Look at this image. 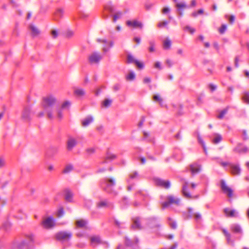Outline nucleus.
<instances>
[{"mask_svg":"<svg viewBox=\"0 0 249 249\" xmlns=\"http://www.w3.org/2000/svg\"><path fill=\"white\" fill-rule=\"evenodd\" d=\"M101 187L106 192L116 196L118 193L114 190L116 185V179L113 178L106 177L101 179Z\"/></svg>","mask_w":249,"mask_h":249,"instance_id":"nucleus-1","label":"nucleus"},{"mask_svg":"<svg viewBox=\"0 0 249 249\" xmlns=\"http://www.w3.org/2000/svg\"><path fill=\"white\" fill-rule=\"evenodd\" d=\"M57 103L56 97L52 94H48L42 98V105L44 107H51Z\"/></svg>","mask_w":249,"mask_h":249,"instance_id":"nucleus-2","label":"nucleus"},{"mask_svg":"<svg viewBox=\"0 0 249 249\" xmlns=\"http://www.w3.org/2000/svg\"><path fill=\"white\" fill-rule=\"evenodd\" d=\"M180 199L172 195H170L166 197V201L161 203V208L164 209L171 205H179L180 204Z\"/></svg>","mask_w":249,"mask_h":249,"instance_id":"nucleus-3","label":"nucleus"},{"mask_svg":"<svg viewBox=\"0 0 249 249\" xmlns=\"http://www.w3.org/2000/svg\"><path fill=\"white\" fill-rule=\"evenodd\" d=\"M72 236L71 231H61L56 233L55 237L56 240L61 242L68 241Z\"/></svg>","mask_w":249,"mask_h":249,"instance_id":"nucleus-4","label":"nucleus"},{"mask_svg":"<svg viewBox=\"0 0 249 249\" xmlns=\"http://www.w3.org/2000/svg\"><path fill=\"white\" fill-rule=\"evenodd\" d=\"M26 241L23 240L20 243H17L16 245L17 248L19 249L28 248L30 243L34 240V236L32 234L26 236Z\"/></svg>","mask_w":249,"mask_h":249,"instance_id":"nucleus-5","label":"nucleus"},{"mask_svg":"<svg viewBox=\"0 0 249 249\" xmlns=\"http://www.w3.org/2000/svg\"><path fill=\"white\" fill-rule=\"evenodd\" d=\"M44 111H48L47 117L49 119L54 118L61 119L63 116L62 110H44Z\"/></svg>","mask_w":249,"mask_h":249,"instance_id":"nucleus-6","label":"nucleus"},{"mask_svg":"<svg viewBox=\"0 0 249 249\" xmlns=\"http://www.w3.org/2000/svg\"><path fill=\"white\" fill-rule=\"evenodd\" d=\"M126 24L128 27L131 29H142L143 27L142 23L137 19L127 20L126 21Z\"/></svg>","mask_w":249,"mask_h":249,"instance_id":"nucleus-7","label":"nucleus"},{"mask_svg":"<svg viewBox=\"0 0 249 249\" xmlns=\"http://www.w3.org/2000/svg\"><path fill=\"white\" fill-rule=\"evenodd\" d=\"M249 149L242 143H238L233 149V151L238 154H245L249 152Z\"/></svg>","mask_w":249,"mask_h":249,"instance_id":"nucleus-8","label":"nucleus"},{"mask_svg":"<svg viewBox=\"0 0 249 249\" xmlns=\"http://www.w3.org/2000/svg\"><path fill=\"white\" fill-rule=\"evenodd\" d=\"M102 58L100 54L98 52H94L89 56V61L90 64H98Z\"/></svg>","mask_w":249,"mask_h":249,"instance_id":"nucleus-9","label":"nucleus"},{"mask_svg":"<svg viewBox=\"0 0 249 249\" xmlns=\"http://www.w3.org/2000/svg\"><path fill=\"white\" fill-rule=\"evenodd\" d=\"M155 184L165 189H168L170 187V182L168 180H164L160 178H155L154 179Z\"/></svg>","mask_w":249,"mask_h":249,"instance_id":"nucleus-10","label":"nucleus"},{"mask_svg":"<svg viewBox=\"0 0 249 249\" xmlns=\"http://www.w3.org/2000/svg\"><path fill=\"white\" fill-rule=\"evenodd\" d=\"M42 225L44 228H51L54 226V219L52 216L48 217L42 221Z\"/></svg>","mask_w":249,"mask_h":249,"instance_id":"nucleus-11","label":"nucleus"},{"mask_svg":"<svg viewBox=\"0 0 249 249\" xmlns=\"http://www.w3.org/2000/svg\"><path fill=\"white\" fill-rule=\"evenodd\" d=\"M221 187L223 192L227 194L228 197H231L232 196V190L226 184L223 180L221 181Z\"/></svg>","mask_w":249,"mask_h":249,"instance_id":"nucleus-12","label":"nucleus"},{"mask_svg":"<svg viewBox=\"0 0 249 249\" xmlns=\"http://www.w3.org/2000/svg\"><path fill=\"white\" fill-rule=\"evenodd\" d=\"M31 35L33 37L38 36L40 34V30L38 27L35 24H31L29 25Z\"/></svg>","mask_w":249,"mask_h":249,"instance_id":"nucleus-13","label":"nucleus"},{"mask_svg":"<svg viewBox=\"0 0 249 249\" xmlns=\"http://www.w3.org/2000/svg\"><path fill=\"white\" fill-rule=\"evenodd\" d=\"M90 245L93 248H95L97 245L103 243L100 237L99 236L95 235L92 236L90 237Z\"/></svg>","mask_w":249,"mask_h":249,"instance_id":"nucleus-14","label":"nucleus"},{"mask_svg":"<svg viewBox=\"0 0 249 249\" xmlns=\"http://www.w3.org/2000/svg\"><path fill=\"white\" fill-rule=\"evenodd\" d=\"M74 95L78 99H82L86 95V91L82 88H76L73 91Z\"/></svg>","mask_w":249,"mask_h":249,"instance_id":"nucleus-15","label":"nucleus"},{"mask_svg":"<svg viewBox=\"0 0 249 249\" xmlns=\"http://www.w3.org/2000/svg\"><path fill=\"white\" fill-rule=\"evenodd\" d=\"M76 140L73 138H70L67 142V148L68 150L71 151L77 144Z\"/></svg>","mask_w":249,"mask_h":249,"instance_id":"nucleus-16","label":"nucleus"},{"mask_svg":"<svg viewBox=\"0 0 249 249\" xmlns=\"http://www.w3.org/2000/svg\"><path fill=\"white\" fill-rule=\"evenodd\" d=\"M193 209L189 208L188 209V212L189 213V216L190 217H194L195 220L196 221H200L201 218L202 216L200 213H193Z\"/></svg>","mask_w":249,"mask_h":249,"instance_id":"nucleus-17","label":"nucleus"},{"mask_svg":"<svg viewBox=\"0 0 249 249\" xmlns=\"http://www.w3.org/2000/svg\"><path fill=\"white\" fill-rule=\"evenodd\" d=\"M133 224L131 228L134 230H141L142 227L140 223V219L139 217H135L132 219Z\"/></svg>","mask_w":249,"mask_h":249,"instance_id":"nucleus-18","label":"nucleus"},{"mask_svg":"<svg viewBox=\"0 0 249 249\" xmlns=\"http://www.w3.org/2000/svg\"><path fill=\"white\" fill-rule=\"evenodd\" d=\"M231 173L233 175H239L241 173V169L239 165L231 164L230 165Z\"/></svg>","mask_w":249,"mask_h":249,"instance_id":"nucleus-19","label":"nucleus"},{"mask_svg":"<svg viewBox=\"0 0 249 249\" xmlns=\"http://www.w3.org/2000/svg\"><path fill=\"white\" fill-rule=\"evenodd\" d=\"M223 211L228 217H237L238 215V213L234 210H231L226 208L224 209Z\"/></svg>","mask_w":249,"mask_h":249,"instance_id":"nucleus-20","label":"nucleus"},{"mask_svg":"<svg viewBox=\"0 0 249 249\" xmlns=\"http://www.w3.org/2000/svg\"><path fill=\"white\" fill-rule=\"evenodd\" d=\"M200 170V166L196 163H194L190 165V170L192 174L198 173Z\"/></svg>","mask_w":249,"mask_h":249,"instance_id":"nucleus-21","label":"nucleus"},{"mask_svg":"<svg viewBox=\"0 0 249 249\" xmlns=\"http://www.w3.org/2000/svg\"><path fill=\"white\" fill-rule=\"evenodd\" d=\"M231 231L235 233H242V230L240 226L237 224H233L231 226Z\"/></svg>","mask_w":249,"mask_h":249,"instance_id":"nucleus-22","label":"nucleus"},{"mask_svg":"<svg viewBox=\"0 0 249 249\" xmlns=\"http://www.w3.org/2000/svg\"><path fill=\"white\" fill-rule=\"evenodd\" d=\"M32 110H23L22 113V117L26 120H28L31 118L33 114Z\"/></svg>","mask_w":249,"mask_h":249,"instance_id":"nucleus-23","label":"nucleus"},{"mask_svg":"<svg viewBox=\"0 0 249 249\" xmlns=\"http://www.w3.org/2000/svg\"><path fill=\"white\" fill-rule=\"evenodd\" d=\"M188 183L187 181H185L184 184L182 187V193L184 196L188 198H191L190 194L187 192V188H188Z\"/></svg>","mask_w":249,"mask_h":249,"instance_id":"nucleus-24","label":"nucleus"},{"mask_svg":"<svg viewBox=\"0 0 249 249\" xmlns=\"http://www.w3.org/2000/svg\"><path fill=\"white\" fill-rule=\"evenodd\" d=\"M93 119L91 116H88L82 121V125L84 127L87 126L93 122Z\"/></svg>","mask_w":249,"mask_h":249,"instance_id":"nucleus-25","label":"nucleus"},{"mask_svg":"<svg viewBox=\"0 0 249 249\" xmlns=\"http://www.w3.org/2000/svg\"><path fill=\"white\" fill-rule=\"evenodd\" d=\"M65 200L68 202H71L72 201L73 195L71 191L69 190H66L65 191Z\"/></svg>","mask_w":249,"mask_h":249,"instance_id":"nucleus-26","label":"nucleus"},{"mask_svg":"<svg viewBox=\"0 0 249 249\" xmlns=\"http://www.w3.org/2000/svg\"><path fill=\"white\" fill-rule=\"evenodd\" d=\"M176 7L178 8V10L179 11L180 15L182 16V9L186 8L187 5L185 2H182L180 3H177L176 4Z\"/></svg>","mask_w":249,"mask_h":249,"instance_id":"nucleus-27","label":"nucleus"},{"mask_svg":"<svg viewBox=\"0 0 249 249\" xmlns=\"http://www.w3.org/2000/svg\"><path fill=\"white\" fill-rule=\"evenodd\" d=\"M87 221L84 219L78 220L76 221L75 224L78 228H84L87 224Z\"/></svg>","mask_w":249,"mask_h":249,"instance_id":"nucleus-28","label":"nucleus"},{"mask_svg":"<svg viewBox=\"0 0 249 249\" xmlns=\"http://www.w3.org/2000/svg\"><path fill=\"white\" fill-rule=\"evenodd\" d=\"M116 158V156L114 154H111L109 152H107V156L105 159V160L102 162V163H106L107 162L108 160H113Z\"/></svg>","mask_w":249,"mask_h":249,"instance_id":"nucleus-29","label":"nucleus"},{"mask_svg":"<svg viewBox=\"0 0 249 249\" xmlns=\"http://www.w3.org/2000/svg\"><path fill=\"white\" fill-rule=\"evenodd\" d=\"M171 41L169 38H166L163 41V48L165 50H168L171 48Z\"/></svg>","mask_w":249,"mask_h":249,"instance_id":"nucleus-30","label":"nucleus"},{"mask_svg":"<svg viewBox=\"0 0 249 249\" xmlns=\"http://www.w3.org/2000/svg\"><path fill=\"white\" fill-rule=\"evenodd\" d=\"M113 45V43L112 41H110L109 43H107V44H105V45L103 47V51L105 53L108 52Z\"/></svg>","mask_w":249,"mask_h":249,"instance_id":"nucleus-31","label":"nucleus"},{"mask_svg":"<svg viewBox=\"0 0 249 249\" xmlns=\"http://www.w3.org/2000/svg\"><path fill=\"white\" fill-rule=\"evenodd\" d=\"M38 111L35 112L36 115L38 117H42L44 116L47 117V112L48 111H44V110H37Z\"/></svg>","mask_w":249,"mask_h":249,"instance_id":"nucleus-32","label":"nucleus"},{"mask_svg":"<svg viewBox=\"0 0 249 249\" xmlns=\"http://www.w3.org/2000/svg\"><path fill=\"white\" fill-rule=\"evenodd\" d=\"M227 236H226V240H227V243L233 247L234 246V240H232L231 239V235L230 233H227Z\"/></svg>","mask_w":249,"mask_h":249,"instance_id":"nucleus-33","label":"nucleus"},{"mask_svg":"<svg viewBox=\"0 0 249 249\" xmlns=\"http://www.w3.org/2000/svg\"><path fill=\"white\" fill-rule=\"evenodd\" d=\"M109 203L107 201H101L97 203V206L99 208L108 207Z\"/></svg>","mask_w":249,"mask_h":249,"instance_id":"nucleus-34","label":"nucleus"},{"mask_svg":"<svg viewBox=\"0 0 249 249\" xmlns=\"http://www.w3.org/2000/svg\"><path fill=\"white\" fill-rule=\"evenodd\" d=\"M135 78V74L134 72H130L126 76L127 81H132Z\"/></svg>","mask_w":249,"mask_h":249,"instance_id":"nucleus-35","label":"nucleus"},{"mask_svg":"<svg viewBox=\"0 0 249 249\" xmlns=\"http://www.w3.org/2000/svg\"><path fill=\"white\" fill-rule=\"evenodd\" d=\"M71 102L69 100L64 101L61 105L62 108H70L71 107Z\"/></svg>","mask_w":249,"mask_h":249,"instance_id":"nucleus-36","label":"nucleus"},{"mask_svg":"<svg viewBox=\"0 0 249 249\" xmlns=\"http://www.w3.org/2000/svg\"><path fill=\"white\" fill-rule=\"evenodd\" d=\"M153 99L154 101L157 102L160 104L161 103L162 101V99L161 96L159 94L154 95L153 96Z\"/></svg>","mask_w":249,"mask_h":249,"instance_id":"nucleus-37","label":"nucleus"},{"mask_svg":"<svg viewBox=\"0 0 249 249\" xmlns=\"http://www.w3.org/2000/svg\"><path fill=\"white\" fill-rule=\"evenodd\" d=\"M73 169V166L72 165H71V164H69V165H67L65 168L64 169V170H63V173H68L70 172H71V171H72Z\"/></svg>","mask_w":249,"mask_h":249,"instance_id":"nucleus-38","label":"nucleus"},{"mask_svg":"<svg viewBox=\"0 0 249 249\" xmlns=\"http://www.w3.org/2000/svg\"><path fill=\"white\" fill-rule=\"evenodd\" d=\"M222 140V137L219 134H216L213 140V143L216 144Z\"/></svg>","mask_w":249,"mask_h":249,"instance_id":"nucleus-39","label":"nucleus"},{"mask_svg":"<svg viewBox=\"0 0 249 249\" xmlns=\"http://www.w3.org/2000/svg\"><path fill=\"white\" fill-rule=\"evenodd\" d=\"M112 103V100L109 99H106L103 102V106L106 107H108Z\"/></svg>","mask_w":249,"mask_h":249,"instance_id":"nucleus-40","label":"nucleus"},{"mask_svg":"<svg viewBox=\"0 0 249 249\" xmlns=\"http://www.w3.org/2000/svg\"><path fill=\"white\" fill-rule=\"evenodd\" d=\"M243 100L247 104H249V92H245L243 96Z\"/></svg>","mask_w":249,"mask_h":249,"instance_id":"nucleus-41","label":"nucleus"},{"mask_svg":"<svg viewBox=\"0 0 249 249\" xmlns=\"http://www.w3.org/2000/svg\"><path fill=\"white\" fill-rule=\"evenodd\" d=\"M227 113V110H222L217 115V117L219 119L223 118L224 116Z\"/></svg>","mask_w":249,"mask_h":249,"instance_id":"nucleus-42","label":"nucleus"},{"mask_svg":"<svg viewBox=\"0 0 249 249\" xmlns=\"http://www.w3.org/2000/svg\"><path fill=\"white\" fill-rule=\"evenodd\" d=\"M168 220H169V224L170 225V227L173 229H176V228H177L176 223L174 221H173L171 218H169Z\"/></svg>","mask_w":249,"mask_h":249,"instance_id":"nucleus-43","label":"nucleus"},{"mask_svg":"<svg viewBox=\"0 0 249 249\" xmlns=\"http://www.w3.org/2000/svg\"><path fill=\"white\" fill-rule=\"evenodd\" d=\"M95 152V149L93 147L88 148L86 149V152L88 155L93 154Z\"/></svg>","mask_w":249,"mask_h":249,"instance_id":"nucleus-44","label":"nucleus"},{"mask_svg":"<svg viewBox=\"0 0 249 249\" xmlns=\"http://www.w3.org/2000/svg\"><path fill=\"white\" fill-rule=\"evenodd\" d=\"M149 45H150V46L148 48L149 52H150V53L154 52L155 51L154 42L153 41H150Z\"/></svg>","mask_w":249,"mask_h":249,"instance_id":"nucleus-45","label":"nucleus"},{"mask_svg":"<svg viewBox=\"0 0 249 249\" xmlns=\"http://www.w3.org/2000/svg\"><path fill=\"white\" fill-rule=\"evenodd\" d=\"M122 15V13L120 11L117 12L113 16V22H115L118 18H120Z\"/></svg>","mask_w":249,"mask_h":249,"instance_id":"nucleus-46","label":"nucleus"},{"mask_svg":"<svg viewBox=\"0 0 249 249\" xmlns=\"http://www.w3.org/2000/svg\"><path fill=\"white\" fill-rule=\"evenodd\" d=\"M168 23V22L166 20L160 21L158 23V27L161 28L163 27L166 26L167 25Z\"/></svg>","mask_w":249,"mask_h":249,"instance_id":"nucleus-47","label":"nucleus"},{"mask_svg":"<svg viewBox=\"0 0 249 249\" xmlns=\"http://www.w3.org/2000/svg\"><path fill=\"white\" fill-rule=\"evenodd\" d=\"M227 28V26L226 25L223 24L222 25L221 27L219 28L218 31L221 34H223L225 33V31L226 30Z\"/></svg>","mask_w":249,"mask_h":249,"instance_id":"nucleus-48","label":"nucleus"},{"mask_svg":"<svg viewBox=\"0 0 249 249\" xmlns=\"http://www.w3.org/2000/svg\"><path fill=\"white\" fill-rule=\"evenodd\" d=\"M51 34L53 38H56L58 35V31L55 29H53L51 31Z\"/></svg>","mask_w":249,"mask_h":249,"instance_id":"nucleus-49","label":"nucleus"},{"mask_svg":"<svg viewBox=\"0 0 249 249\" xmlns=\"http://www.w3.org/2000/svg\"><path fill=\"white\" fill-rule=\"evenodd\" d=\"M64 214V212L63 208H60L57 213V216L58 217H60L62 216Z\"/></svg>","mask_w":249,"mask_h":249,"instance_id":"nucleus-50","label":"nucleus"},{"mask_svg":"<svg viewBox=\"0 0 249 249\" xmlns=\"http://www.w3.org/2000/svg\"><path fill=\"white\" fill-rule=\"evenodd\" d=\"M185 29L189 32L191 34H193L195 32V29L193 28H192L191 27L189 26H186L185 27Z\"/></svg>","mask_w":249,"mask_h":249,"instance_id":"nucleus-51","label":"nucleus"},{"mask_svg":"<svg viewBox=\"0 0 249 249\" xmlns=\"http://www.w3.org/2000/svg\"><path fill=\"white\" fill-rule=\"evenodd\" d=\"M242 138L243 140H247L248 139L249 137L248 136L247 132L246 130H242Z\"/></svg>","mask_w":249,"mask_h":249,"instance_id":"nucleus-52","label":"nucleus"},{"mask_svg":"<svg viewBox=\"0 0 249 249\" xmlns=\"http://www.w3.org/2000/svg\"><path fill=\"white\" fill-rule=\"evenodd\" d=\"M136 60L134 59V57L131 55V54H128L127 55V62L128 63H133V62H134L135 63V61Z\"/></svg>","mask_w":249,"mask_h":249,"instance_id":"nucleus-53","label":"nucleus"},{"mask_svg":"<svg viewBox=\"0 0 249 249\" xmlns=\"http://www.w3.org/2000/svg\"><path fill=\"white\" fill-rule=\"evenodd\" d=\"M125 244L128 247H132L133 246L132 242L127 237H125Z\"/></svg>","mask_w":249,"mask_h":249,"instance_id":"nucleus-54","label":"nucleus"},{"mask_svg":"<svg viewBox=\"0 0 249 249\" xmlns=\"http://www.w3.org/2000/svg\"><path fill=\"white\" fill-rule=\"evenodd\" d=\"M135 63L139 69H142L144 67L143 63L138 60H135Z\"/></svg>","mask_w":249,"mask_h":249,"instance_id":"nucleus-55","label":"nucleus"},{"mask_svg":"<svg viewBox=\"0 0 249 249\" xmlns=\"http://www.w3.org/2000/svg\"><path fill=\"white\" fill-rule=\"evenodd\" d=\"M73 35V32L72 31L68 30L65 33V36L67 38H70Z\"/></svg>","mask_w":249,"mask_h":249,"instance_id":"nucleus-56","label":"nucleus"},{"mask_svg":"<svg viewBox=\"0 0 249 249\" xmlns=\"http://www.w3.org/2000/svg\"><path fill=\"white\" fill-rule=\"evenodd\" d=\"M138 176V173L136 171L132 172L129 175L130 178L131 179L135 178H137Z\"/></svg>","mask_w":249,"mask_h":249,"instance_id":"nucleus-57","label":"nucleus"},{"mask_svg":"<svg viewBox=\"0 0 249 249\" xmlns=\"http://www.w3.org/2000/svg\"><path fill=\"white\" fill-rule=\"evenodd\" d=\"M154 67L159 70H161L162 69L161 63L159 61L156 62L154 64Z\"/></svg>","mask_w":249,"mask_h":249,"instance_id":"nucleus-58","label":"nucleus"},{"mask_svg":"<svg viewBox=\"0 0 249 249\" xmlns=\"http://www.w3.org/2000/svg\"><path fill=\"white\" fill-rule=\"evenodd\" d=\"M198 141H199V143L201 144V145H202V146L203 147L204 151L205 153V154H207L206 149V147H205V144H204V143L203 141L200 138H198Z\"/></svg>","mask_w":249,"mask_h":249,"instance_id":"nucleus-59","label":"nucleus"},{"mask_svg":"<svg viewBox=\"0 0 249 249\" xmlns=\"http://www.w3.org/2000/svg\"><path fill=\"white\" fill-rule=\"evenodd\" d=\"M170 11V8L168 7H164L162 9V12L163 14L169 13Z\"/></svg>","mask_w":249,"mask_h":249,"instance_id":"nucleus-60","label":"nucleus"},{"mask_svg":"<svg viewBox=\"0 0 249 249\" xmlns=\"http://www.w3.org/2000/svg\"><path fill=\"white\" fill-rule=\"evenodd\" d=\"M153 4L152 3H145V6L146 10H150L152 7L153 6Z\"/></svg>","mask_w":249,"mask_h":249,"instance_id":"nucleus-61","label":"nucleus"},{"mask_svg":"<svg viewBox=\"0 0 249 249\" xmlns=\"http://www.w3.org/2000/svg\"><path fill=\"white\" fill-rule=\"evenodd\" d=\"M5 164V160L2 158H0V168L3 167Z\"/></svg>","mask_w":249,"mask_h":249,"instance_id":"nucleus-62","label":"nucleus"},{"mask_svg":"<svg viewBox=\"0 0 249 249\" xmlns=\"http://www.w3.org/2000/svg\"><path fill=\"white\" fill-rule=\"evenodd\" d=\"M63 11L62 9H59L57 10L56 14L60 17H61L63 15Z\"/></svg>","mask_w":249,"mask_h":249,"instance_id":"nucleus-63","label":"nucleus"},{"mask_svg":"<svg viewBox=\"0 0 249 249\" xmlns=\"http://www.w3.org/2000/svg\"><path fill=\"white\" fill-rule=\"evenodd\" d=\"M229 19L230 22L231 24H232L234 22L235 17L233 15H231L229 17Z\"/></svg>","mask_w":249,"mask_h":249,"instance_id":"nucleus-64","label":"nucleus"}]
</instances>
